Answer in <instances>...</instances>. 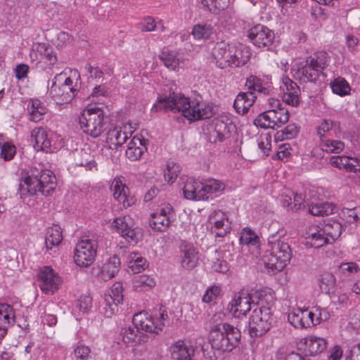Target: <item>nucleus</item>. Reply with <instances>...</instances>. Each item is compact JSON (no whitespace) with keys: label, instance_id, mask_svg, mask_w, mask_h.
<instances>
[{"label":"nucleus","instance_id":"nucleus-1","mask_svg":"<svg viewBox=\"0 0 360 360\" xmlns=\"http://www.w3.org/2000/svg\"><path fill=\"white\" fill-rule=\"evenodd\" d=\"M152 110L181 112L184 117L191 121L208 119L212 115V108L210 105L197 99L190 101L184 96L174 92L169 93V95L159 96Z\"/></svg>","mask_w":360,"mask_h":360},{"label":"nucleus","instance_id":"nucleus-2","mask_svg":"<svg viewBox=\"0 0 360 360\" xmlns=\"http://www.w3.org/2000/svg\"><path fill=\"white\" fill-rule=\"evenodd\" d=\"M57 185L53 172L49 169H31L30 174L25 176L19 184L18 193L24 202L30 205L27 199L41 193L44 196L51 195Z\"/></svg>","mask_w":360,"mask_h":360},{"label":"nucleus","instance_id":"nucleus-3","mask_svg":"<svg viewBox=\"0 0 360 360\" xmlns=\"http://www.w3.org/2000/svg\"><path fill=\"white\" fill-rule=\"evenodd\" d=\"M210 343L213 349L226 352H231L240 342V330L227 323H217L216 316L212 318L210 326Z\"/></svg>","mask_w":360,"mask_h":360},{"label":"nucleus","instance_id":"nucleus-4","mask_svg":"<svg viewBox=\"0 0 360 360\" xmlns=\"http://www.w3.org/2000/svg\"><path fill=\"white\" fill-rule=\"evenodd\" d=\"M267 249L264 256L265 266L276 271H282L292 257L291 248L288 243L271 235L268 238Z\"/></svg>","mask_w":360,"mask_h":360},{"label":"nucleus","instance_id":"nucleus-5","mask_svg":"<svg viewBox=\"0 0 360 360\" xmlns=\"http://www.w3.org/2000/svg\"><path fill=\"white\" fill-rule=\"evenodd\" d=\"M80 128L93 138L100 136L108 129L104 111L99 108L84 109L79 117Z\"/></svg>","mask_w":360,"mask_h":360},{"label":"nucleus","instance_id":"nucleus-6","mask_svg":"<svg viewBox=\"0 0 360 360\" xmlns=\"http://www.w3.org/2000/svg\"><path fill=\"white\" fill-rule=\"evenodd\" d=\"M259 295V301L253 303L255 307L249 321V332L252 337H259L265 334L271 324V311L269 306H265V301Z\"/></svg>","mask_w":360,"mask_h":360},{"label":"nucleus","instance_id":"nucleus-7","mask_svg":"<svg viewBox=\"0 0 360 360\" xmlns=\"http://www.w3.org/2000/svg\"><path fill=\"white\" fill-rule=\"evenodd\" d=\"M327 61V53L325 52L308 57L304 63H300L297 70L300 79L304 82L315 83L319 76L323 75V70L328 65Z\"/></svg>","mask_w":360,"mask_h":360},{"label":"nucleus","instance_id":"nucleus-8","mask_svg":"<svg viewBox=\"0 0 360 360\" xmlns=\"http://www.w3.org/2000/svg\"><path fill=\"white\" fill-rule=\"evenodd\" d=\"M289 112L285 108L270 109L260 113L254 124L263 129L279 128L289 120Z\"/></svg>","mask_w":360,"mask_h":360},{"label":"nucleus","instance_id":"nucleus-9","mask_svg":"<svg viewBox=\"0 0 360 360\" xmlns=\"http://www.w3.org/2000/svg\"><path fill=\"white\" fill-rule=\"evenodd\" d=\"M96 253V241L91 239L82 240L75 249V262L79 266L88 267L95 260Z\"/></svg>","mask_w":360,"mask_h":360},{"label":"nucleus","instance_id":"nucleus-10","mask_svg":"<svg viewBox=\"0 0 360 360\" xmlns=\"http://www.w3.org/2000/svg\"><path fill=\"white\" fill-rule=\"evenodd\" d=\"M111 226L129 243L136 244L141 238L140 231L130 224V217L128 216L115 218Z\"/></svg>","mask_w":360,"mask_h":360},{"label":"nucleus","instance_id":"nucleus-11","mask_svg":"<svg viewBox=\"0 0 360 360\" xmlns=\"http://www.w3.org/2000/svg\"><path fill=\"white\" fill-rule=\"evenodd\" d=\"M65 77V74L57 75L50 87L49 94L57 103H68L72 101L75 96L77 89L74 87H68L60 84Z\"/></svg>","mask_w":360,"mask_h":360},{"label":"nucleus","instance_id":"nucleus-12","mask_svg":"<svg viewBox=\"0 0 360 360\" xmlns=\"http://www.w3.org/2000/svg\"><path fill=\"white\" fill-rule=\"evenodd\" d=\"M39 288L46 294L53 295L58 290L62 283L60 277L54 270L48 266L42 267L38 275Z\"/></svg>","mask_w":360,"mask_h":360},{"label":"nucleus","instance_id":"nucleus-13","mask_svg":"<svg viewBox=\"0 0 360 360\" xmlns=\"http://www.w3.org/2000/svg\"><path fill=\"white\" fill-rule=\"evenodd\" d=\"M123 301V285L117 282L111 288V294H105L103 306V314L105 317L110 318L118 311V304Z\"/></svg>","mask_w":360,"mask_h":360},{"label":"nucleus","instance_id":"nucleus-14","mask_svg":"<svg viewBox=\"0 0 360 360\" xmlns=\"http://www.w3.org/2000/svg\"><path fill=\"white\" fill-rule=\"evenodd\" d=\"M255 303L249 294L244 291L238 292L234 299L229 304L228 309L236 318H240V316H246L247 313L253 311Z\"/></svg>","mask_w":360,"mask_h":360},{"label":"nucleus","instance_id":"nucleus-15","mask_svg":"<svg viewBox=\"0 0 360 360\" xmlns=\"http://www.w3.org/2000/svg\"><path fill=\"white\" fill-rule=\"evenodd\" d=\"M248 38L258 47L271 45L274 39V32L262 24H256L248 31Z\"/></svg>","mask_w":360,"mask_h":360},{"label":"nucleus","instance_id":"nucleus-16","mask_svg":"<svg viewBox=\"0 0 360 360\" xmlns=\"http://www.w3.org/2000/svg\"><path fill=\"white\" fill-rule=\"evenodd\" d=\"M30 58L34 61L41 62L44 60L49 67L53 66L57 62V56L53 48L46 43L34 44Z\"/></svg>","mask_w":360,"mask_h":360},{"label":"nucleus","instance_id":"nucleus-17","mask_svg":"<svg viewBox=\"0 0 360 360\" xmlns=\"http://www.w3.org/2000/svg\"><path fill=\"white\" fill-rule=\"evenodd\" d=\"M222 118H217L214 120L210 126L207 139L210 143H221L229 137L231 128L233 127L231 122H228Z\"/></svg>","mask_w":360,"mask_h":360},{"label":"nucleus","instance_id":"nucleus-18","mask_svg":"<svg viewBox=\"0 0 360 360\" xmlns=\"http://www.w3.org/2000/svg\"><path fill=\"white\" fill-rule=\"evenodd\" d=\"M114 198L122 205V207L127 208L135 203V198L129 195V188L122 183L120 178H115L111 184Z\"/></svg>","mask_w":360,"mask_h":360},{"label":"nucleus","instance_id":"nucleus-19","mask_svg":"<svg viewBox=\"0 0 360 360\" xmlns=\"http://www.w3.org/2000/svg\"><path fill=\"white\" fill-rule=\"evenodd\" d=\"M133 325L141 332L158 333L164 326L163 323L155 324L152 317L145 312L136 314L132 319Z\"/></svg>","mask_w":360,"mask_h":360},{"label":"nucleus","instance_id":"nucleus-20","mask_svg":"<svg viewBox=\"0 0 360 360\" xmlns=\"http://www.w3.org/2000/svg\"><path fill=\"white\" fill-rule=\"evenodd\" d=\"M120 335L122 342L129 347L141 345L148 341V335L134 325L122 328Z\"/></svg>","mask_w":360,"mask_h":360},{"label":"nucleus","instance_id":"nucleus-21","mask_svg":"<svg viewBox=\"0 0 360 360\" xmlns=\"http://www.w3.org/2000/svg\"><path fill=\"white\" fill-rule=\"evenodd\" d=\"M212 55L219 68L223 69L231 67L232 47L224 42H220L213 49Z\"/></svg>","mask_w":360,"mask_h":360},{"label":"nucleus","instance_id":"nucleus-22","mask_svg":"<svg viewBox=\"0 0 360 360\" xmlns=\"http://www.w3.org/2000/svg\"><path fill=\"white\" fill-rule=\"evenodd\" d=\"M181 264L187 270H192L198 264V252L195 248L191 244H185L181 246Z\"/></svg>","mask_w":360,"mask_h":360},{"label":"nucleus","instance_id":"nucleus-23","mask_svg":"<svg viewBox=\"0 0 360 360\" xmlns=\"http://www.w3.org/2000/svg\"><path fill=\"white\" fill-rule=\"evenodd\" d=\"M210 224L216 228V236L224 237L231 229V222L224 212L218 210L214 211L209 217Z\"/></svg>","mask_w":360,"mask_h":360},{"label":"nucleus","instance_id":"nucleus-24","mask_svg":"<svg viewBox=\"0 0 360 360\" xmlns=\"http://www.w3.org/2000/svg\"><path fill=\"white\" fill-rule=\"evenodd\" d=\"M256 98L257 96L253 91L240 92L234 101L233 108L238 114L244 115L248 112Z\"/></svg>","mask_w":360,"mask_h":360},{"label":"nucleus","instance_id":"nucleus-25","mask_svg":"<svg viewBox=\"0 0 360 360\" xmlns=\"http://www.w3.org/2000/svg\"><path fill=\"white\" fill-rule=\"evenodd\" d=\"M202 182L193 178H188L183 188L184 198L188 200H203Z\"/></svg>","mask_w":360,"mask_h":360},{"label":"nucleus","instance_id":"nucleus-26","mask_svg":"<svg viewBox=\"0 0 360 360\" xmlns=\"http://www.w3.org/2000/svg\"><path fill=\"white\" fill-rule=\"evenodd\" d=\"M31 140L34 142V147L37 150L48 151L51 148V141L48 139L47 133L41 127L35 128L32 131Z\"/></svg>","mask_w":360,"mask_h":360},{"label":"nucleus","instance_id":"nucleus-27","mask_svg":"<svg viewBox=\"0 0 360 360\" xmlns=\"http://www.w3.org/2000/svg\"><path fill=\"white\" fill-rule=\"evenodd\" d=\"M305 350L309 355L314 356L323 352L326 349V340L316 336H308L303 339Z\"/></svg>","mask_w":360,"mask_h":360},{"label":"nucleus","instance_id":"nucleus-28","mask_svg":"<svg viewBox=\"0 0 360 360\" xmlns=\"http://www.w3.org/2000/svg\"><path fill=\"white\" fill-rule=\"evenodd\" d=\"M194 354L192 346L186 345L183 341L176 342L172 347V358L176 360H192L191 356Z\"/></svg>","mask_w":360,"mask_h":360},{"label":"nucleus","instance_id":"nucleus-29","mask_svg":"<svg viewBox=\"0 0 360 360\" xmlns=\"http://www.w3.org/2000/svg\"><path fill=\"white\" fill-rule=\"evenodd\" d=\"M120 259L116 255L108 259L102 267L101 276L103 280H110L113 278L120 271Z\"/></svg>","mask_w":360,"mask_h":360},{"label":"nucleus","instance_id":"nucleus-30","mask_svg":"<svg viewBox=\"0 0 360 360\" xmlns=\"http://www.w3.org/2000/svg\"><path fill=\"white\" fill-rule=\"evenodd\" d=\"M30 120L33 122H39L43 119V116L48 110L39 99H31L27 105Z\"/></svg>","mask_w":360,"mask_h":360},{"label":"nucleus","instance_id":"nucleus-31","mask_svg":"<svg viewBox=\"0 0 360 360\" xmlns=\"http://www.w3.org/2000/svg\"><path fill=\"white\" fill-rule=\"evenodd\" d=\"M128 139L127 133L123 132L120 129L115 127L109 129L107 133L106 142L110 148H117L126 142Z\"/></svg>","mask_w":360,"mask_h":360},{"label":"nucleus","instance_id":"nucleus-32","mask_svg":"<svg viewBox=\"0 0 360 360\" xmlns=\"http://www.w3.org/2000/svg\"><path fill=\"white\" fill-rule=\"evenodd\" d=\"M251 56L250 49L246 46L232 47L231 67L243 66L248 63Z\"/></svg>","mask_w":360,"mask_h":360},{"label":"nucleus","instance_id":"nucleus-33","mask_svg":"<svg viewBox=\"0 0 360 360\" xmlns=\"http://www.w3.org/2000/svg\"><path fill=\"white\" fill-rule=\"evenodd\" d=\"M145 149L146 148L143 146L142 140L139 138L134 137L126 150V156L131 161L137 160L142 156Z\"/></svg>","mask_w":360,"mask_h":360},{"label":"nucleus","instance_id":"nucleus-34","mask_svg":"<svg viewBox=\"0 0 360 360\" xmlns=\"http://www.w3.org/2000/svg\"><path fill=\"white\" fill-rule=\"evenodd\" d=\"M62 240V230L60 226L54 225L47 229L45 238V245L47 249L51 250L53 247L58 246Z\"/></svg>","mask_w":360,"mask_h":360},{"label":"nucleus","instance_id":"nucleus-35","mask_svg":"<svg viewBox=\"0 0 360 360\" xmlns=\"http://www.w3.org/2000/svg\"><path fill=\"white\" fill-rule=\"evenodd\" d=\"M202 191H203V200H207L208 198L206 197L207 193L221 192L225 189L226 186L224 183L219 180L210 179L205 183H202Z\"/></svg>","mask_w":360,"mask_h":360},{"label":"nucleus","instance_id":"nucleus-36","mask_svg":"<svg viewBox=\"0 0 360 360\" xmlns=\"http://www.w3.org/2000/svg\"><path fill=\"white\" fill-rule=\"evenodd\" d=\"M160 59L165 65L172 70H176L179 65L180 59L177 54L173 51L164 50L160 55Z\"/></svg>","mask_w":360,"mask_h":360},{"label":"nucleus","instance_id":"nucleus-37","mask_svg":"<svg viewBox=\"0 0 360 360\" xmlns=\"http://www.w3.org/2000/svg\"><path fill=\"white\" fill-rule=\"evenodd\" d=\"M322 229H323V233L327 236L330 237L333 242L340 236L342 231V224L335 220H328V222L324 224Z\"/></svg>","mask_w":360,"mask_h":360},{"label":"nucleus","instance_id":"nucleus-38","mask_svg":"<svg viewBox=\"0 0 360 360\" xmlns=\"http://www.w3.org/2000/svg\"><path fill=\"white\" fill-rule=\"evenodd\" d=\"M170 224L169 217H164L162 214L153 213L149 221L150 226L158 231H165Z\"/></svg>","mask_w":360,"mask_h":360},{"label":"nucleus","instance_id":"nucleus-39","mask_svg":"<svg viewBox=\"0 0 360 360\" xmlns=\"http://www.w3.org/2000/svg\"><path fill=\"white\" fill-rule=\"evenodd\" d=\"M155 285V280L145 274L137 275L133 279V287L136 290L150 289Z\"/></svg>","mask_w":360,"mask_h":360},{"label":"nucleus","instance_id":"nucleus-40","mask_svg":"<svg viewBox=\"0 0 360 360\" xmlns=\"http://www.w3.org/2000/svg\"><path fill=\"white\" fill-rule=\"evenodd\" d=\"M245 86L250 91H257L258 93L267 95L269 94V89L263 85L261 79L255 75H250L247 78L245 82Z\"/></svg>","mask_w":360,"mask_h":360},{"label":"nucleus","instance_id":"nucleus-41","mask_svg":"<svg viewBox=\"0 0 360 360\" xmlns=\"http://www.w3.org/2000/svg\"><path fill=\"white\" fill-rule=\"evenodd\" d=\"M336 284V278L335 276L329 272L323 273L319 280L320 288L326 293H330L333 290Z\"/></svg>","mask_w":360,"mask_h":360},{"label":"nucleus","instance_id":"nucleus-42","mask_svg":"<svg viewBox=\"0 0 360 360\" xmlns=\"http://www.w3.org/2000/svg\"><path fill=\"white\" fill-rule=\"evenodd\" d=\"M349 294L338 291L330 297L331 303L336 307V309L346 308L351 305L349 298Z\"/></svg>","mask_w":360,"mask_h":360},{"label":"nucleus","instance_id":"nucleus-43","mask_svg":"<svg viewBox=\"0 0 360 360\" xmlns=\"http://www.w3.org/2000/svg\"><path fill=\"white\" fill-rule=\"evenodd\" d=\"M298 133V127L295 124H288L283 129L278 131L275 134L276 141H281L284 139H292Z\"/></svg>","mask_w":360,"mask_h":360},{"label":"nucleus","instance_id":"nucleus-44","mask_svg":"<svg viewBox=\"0 0 360 360\" xmlns=\"http://www.w3.org/2000/svg\"><path fill=\"white\" fill-rule=\"evenodd\" d=\"M192 34L197 39H207L212 34V27L210 24H196Z\"/></svg>","mask_w":360,"mask_h":360},{"label":"nucleus","instance_id":"nucleus-45","mask_svg":"<svg viewBox=\"0 0 360 360\" xmlns=\"http://www.w3.org/2000/svg\"><path fill=\"white\" fill-rule=\"evenodd\" d=\"M344 143L340 141L326 140L323 141L320 147L323 151L326 153H339L344 148Z\"/></svg>","mask_w":360,"mask_h":360},{"label":"nucleus","instance_id":"nucleus-46","mask_svg":"<svg viewBox=\"0 0 360 360\" xmlns=\"http://www.w3.org/2000/svg\"><path fill=\"white\" fill-rule=\"evenodd\" d=\"M259 243V238L255 232L250 229H243L240 237V243L248 246H257Z\"/></svg>","mask_w":360,"mask_h":360},{"label":"nucleus","instance_id":"nucleus-47","mask_svg":"<svg viewBox=\"0 0 360 360\" xmlns=\"http://www.w3.org/2000/svg\"><path fill=\"white\" fill-rule=\"evenodd\" d=\"M326 234L323 233V229H321L317 232L312 233L308 238L310 239L311 246L314 248H319L327 244L329 242L328 238L326 237Z\"/></svg>","mask_w":360,"mask_h":360},{"label":"nucleus","instance_id":"nucleus-48","mask_svg":"<svg viewBox=\"0 0 360 360\" xmlns=\"http://www.w3.org/2000/svg\"><path fill=\"white\" fill-rule=\"evenodd\" d=\"M180 167L179 165L173 162H168L167 165V170L165 172V179L169 184H172L177 176L180 173Z\"/></svg>","mask_w":360,"mask_h":360},{"label":"nucleus","instance_id":"nucleus-49","mask_svg":"<svg viewBox=\"0 0 360 360\" xmlns=\"http://www.w3.org/2000/svg\"><path fill=\"white\" fill-rule=\"evenodd\" d=\"M202 4L210 11L215 13L224 9L227 6L228 0H201Z\"/></svg>","mask_w":360,"mask_h":360},{"label":"nucleus","instance_id":"nucleus-50","mask_svg":"<svg viewBox=\"0 0 360 360\" xmlns=\"http://www.w3.org/2000/svg\"><path fill=\"white\" fill-rule=\"evenodd\" d=\"M341 214L349 223L360 222V207L354 209L344 208L342 210Z\"/></svg>","mask_w":360,"mask_h":360},{"label":"nucleus","instance_id":"nucleus-51","mask_svg":"<svg viewBox=\"0 0 360 360\" xmlns=\"http://www.w3.org/2000/svg\"><path fill=\"white\" fill-rule=\"evenodd\" d=\"M331 89L334 94L342 96L347 95L350 91V87L345 79L334 81L331 84Z\"/></svg>","mask_w":360,"mask_h":360},{"label":"nucleus","instance_id":"nucleus-52","mask_svg":"<svg viewBox=\"0 0 360 360\" xmlns=\"http://www.w3.org/2000/svg\"><path fill=\"white\" fill-rule=\"evenodd\" d=\"M330 163L339 169H346L350 171L352 163L347 156H333L330 159Z\"/></svg>","mask_w":360,"mask_h":360},{"label":"nucleus","instance_id":"nucleus-53","mask_svg":"<svg viewBox=\"0 0 360 360\" xmlns=\"http://www.w3.org/2000/svg\"><path fill=\"white\" fill-rule=\"evenodd\" d=\"M302 309H293L288 314V321L295 328H302Z\"/></svg>","mask_w":360,"mask_h":360},{"label":"nucleus","instance_id":"nucleus-54","mask_svg":"<svg viewBox=\"0 0 360 360\" xmlns=\"http://www.w3.org/2000/svg\"><path fill=\"white\" fill-rule=\"evenodd\" d=\"M131 259L129 267L134 274L141 272L144 269V262L142 257H139L137 253H132L130 256Z\"/></svg>","mask_w":360,"mask_h":360},{"label":"nucleus","instance_id":"nucleus-55","mask_svg":"<svg viewBox=\"0 0 360 360\" xmlns=\"http://www.w3.org/2000/svg\"><path fill=\"white\" fill-rule=\"evenodd\" d=\"M15 153V147L9 143H4L1 146V156L6 161L13 159Z\"/></svg>","mask_w":360,"mask_h":360},{"label":"nucleus","instance_id":"nucleus-56","mask_svg":"<svg viewBox=\"0 0 360 360\" xmlns=\"http://www.w3.org/2000/svg\"><path fill=\"white\" fill-rule=\"evenodd\" d=\"M79 156L84 160H76V165L78 166L86 167L91 169L93 167L96 166V163L92 160L91 155L86 151L82 150L79 152Z\"/></svg>","mask_w":360,"mask_h":360},{"label":"nucleus","instance_id":"nucleus-57","mask_svg":"<svg viewBox=\"0 0 360 360\" xmlns=\"http://www.w3.org/2000/svg\"><path fill=\"white\" fill-rule=\"evenodd\" d=\"M91 350L89 347L85 345H79L75 349V355L79 360H91Z\"/></svg>","mask_w":360,"mask_h":360},{"label":"nucleus","instance_id":"nucleus-58","mask_svg":"<svg viewBox=\"0 0 360 360\" xmlns=\"http://www.w3.org/2000/svg\"><path fill=\"white\" fill-rule=\"evenodd\" d=\"M212 269L216 272L225 274L229 271V266L226 260L217 258L215 261H213Z\"/></svg>","mask_w":360,"mask_h":360},{"label":"nucleus","instance_id":"nucleus-59","mask_svg":"<svg viewBox=\"0 0 360 360\" xmlns=\"http://www.w3.org/2000/svg\"><path fill=\"white\" fill-rule=\"evenodd\" d=\"M283 101L286 104L297 106L300 103L299 92H284L283 95Z\"/></svg>","mask_w":360,"mask_h":360},{"label":"nucleus","instance_id":"nucleus-60","mask_svg":"<svg viewBox=\"0 0 360 360\" xmlns=\"http://www.w3.org/2000/svg\"><path fill=\"white\" fill-rule=\"evenodd\" d=\"M221 292V289L217 286H212L207 289L205 294L202 297V301L205 303L211 302L215 299Z\"/></svg>","mask_w":360,"mask_h":360},{"label":"nucleus","instance_id":"nucleus-61","mask_svg":"<svg viewBox=\"0 0 360 360\" xmlns=\"http://www.w3.org/2000/svg\"><path fill=\"white\" fill-rule=\"evenodd\" d=\"M77 307L81 311H87L91 307V298L89 296L80 297L77 300Z\"/></svg>","mask_w":360,"mask_h":360},{"label":"nucleus","instance_id":"nucleus-62","mask_svg":"<svg viewBox=\"0 0 360 360\" xmlns=\"http://www.w3.org/2000/svg\"><path fill=\"white\" fill-rule=\"evenodd\" d=\"M311 15L314 20L321 21L326 20L324 10L319 6H315L311 8Z\"/></svg>","mask_w":360,"mask_h":360},{"label":"nucleus","instance_id":"nucleus-63","mask_svg":"<svg viewBox=\"0 0 360 360\" xmlns=\"http://www.w3.org/2000/svg\"><path fill=\"white\" fill-rule=\"evenodd\" d=\"M333 127V122L330 120H324L317 129V134L320 137H323L325 134L329 131Z\"/></svg>","mask_w":360,"mask_h":360},{"label":"nucleus","instance_id":"nucleus-64","mask_svg":"<svg viewBox=\"0 0 360 360\" xmlns=\"http://www.w3.org/2000/svg\"><path fill=\"white\" fill-rule=\"evenodd\" d=\"M346 360H360V344L353 346L346 354Z\"/></svg>","mask_w":360,"mask_h":360}]
</instances>
